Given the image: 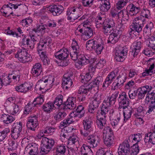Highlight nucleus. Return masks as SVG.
I'll list each match as a JSON object with an SVG mask.
<instances>
[{"instance_id": "1", "label": "nucleus", "mask_w": 155, "mask_h": 155, "mask_svg": "<svg viewBox=\"0 0 155 155\" xmlns=\"http://www.w3.org/2000/svg\"><path fill=\"white\" fill-rule=\"evenodd\" d=\"M79 31L83 34L84 40H86L93 35V31L91 27L90 23L86 21L80 25L75 30L76 33Z\"/></svg>"}, {"instance_id": "2", "label": "nucleus", "mask_w": 155, "mask_h": 155, "mask_svg": "<svg viewBox=\"0 0 155 155\" xmlns=\"http://www.w3.org/2000/svg\"><path fill=\"white\" fill-rule=\"evenodd\" d=\"M144 26V21L140 17H137L134 18L133 23L130 26V29L128 31L129 34L132 35L135 32H140Z\"/></svg>"}, {"instance_id": "3", "label": "nucleus", "mask_w": 155, "mask_h": 155, "mask_svg": "<svg viewBox=\"0 0 155 155\" xmlns=\"http://www.w3.org/2000/svg\"><path fill=\"white\" fill-rule=\"evenodd\" d=\"M41 143V149L40 153L42 155H44L48 153L49 152L54 145L55 142L52 138L49 139L44 137L42 138Z\"/></svg>"}, {"instance_id": "4", "label": "nucleus", "mask_w": 155, "mask_h": 155, "mask_svg": "<svg viewBox=\"0 0 155 155\" xmlns=\"http://www.w3.org/2000/svg\"><path fill=\"white\" fill-rule=\"evenodd\" d=\"M91 132L86 130L80 131L81 134L84 137H86V140L92 147H96L100 144V139L97 136L88 135Z\"/></svg>"}, {"instance_id": "5", "label": "nucleus", "mask_w": 155, "mask_h": 155, "mask_svg": "<svg viewBox=\"0 0 155 155\" xmlns=\"http://www.w3.org/2000/svg\"><path fill=\"white\" fill-rule=\"evenodd\" d=\"M54 79L53 77H50L47 79L40 80L38 81L36 85V87L39 88L40 90L45 91L49 90L53 86Z\"/></svg>"}, {"instance_id": "6", "label": "nucleus", "mask_w": 155, "mask_h": 155, "mask_svg": "<svg viewBox=\"0 0 155 155\" xmlns=\"http://www.w3.org/2000/svg\"><path fill=\"white\" fill-rule=\"evenodd\" d=\"M24 5L21 3L13 4L11 3L4 5L0 9V12L5 14L6 16H9L13 13V9H19L23 7Z\"/></svg>"}, {"instance_id": "7", "label": "nucleus", "mask_w": 155, "mask_h": 155, "mask_svg": "<svg viewBox=\"0 0 155 155\" xmlns=\"http://www.w3.org/2000/svg\"><path fill=\"white\" fill-rule=\"evenodd\" d=\"M127 49L125 46H119L116 48L115 59L117 61L123 62L127 54Z\"/></svg>"}, {"instance_id": "8", "label": "nucleus", "mask_w": 155, "mask_h": 155, "mask_svg": "<svg viewBox=\"0 0 155 155\" xmlns=\"http://www.w3.org/2000/svg\"><path fill=\"white\" fill-rule=\"evenodd\" d=\"M92 89V86L90 84H85L81 86L78 90V95L79 100L80 101H83L86 99L87 94Z\"/></svg>"}, {"instance_id": "9", "label": "nucleus", "mask_w": 155, "mask_h": 155, "mask_svg": "<svg viewBox=\"0 0 155 155\" xmlns=\"http://www.w3.org/2000/svg\"><path fill=\"white\" fill-rule=\"evenodd\" d=\"M15 57L18 59L19 61L22 63H25L31 61V57L25 49L19 50L15 55Z\"/></svg>"}, {"instance_id": "10", "label": "nucleus", "mask_w": 155, "mask_h": 155, "mask_svg": "<svg viewBox=\"0 0 155 155\" xmlns=\"http://www.w3.org/2000/svg\"><path fill=\"white\" fill-rule=\"evenodd\" d=\"M73 73L71 71H69L65 74L62 79V84L66 89L70 88L72 87Z\"/></svg>"}, {"instance_id": "11", "label": "nucleus", "mask_w": 155, "mask_h": 155, "mask_svg": "<svg viewBox=\"0 0 155 155\" xmlns=\"http://www.w3.org/2000/svg\"><path fill=\"white\" fill-rule=\"evenodd\" d=\"M81 9L77 7L69 8L67 12L68 20L73 21L78 18L80 16L79 13Z\"/></svg>"}, {"instance_id": "12", "label": "nucleus", "mask_w": 155, "mask_h": 155, "mask_svg": "<svg viewBox=\"0 0 155 155\" xmlns=\"http://www.w3.org/2000/svg\"><path fill=\"white\" fill-rule=\"evenodd\" d=\"M127 78L126 74L124 72H120L113 83L115 88H120L124 85Z\"/></svg>"}, {"instance_id": "13", "label": "nucleus", "mask_w": 155, "mask_h": 155, "mask_svg": "<svg viewBox=\"0 0 155 155\" xmlns=\"http://www.w3.org/2000/svg\"><path fill=\"white\" fill-rule=\"evenodd\" d=\"M71 47L73 51L70 52V56L73 60H77L78 57V55L81 54V50L78 43L74 39L72 40Z\"/></svg>"}, {"instance_id": "14", "label": "nucleus", "mask_w": 155, "mask_h": 155, "mask_svg": "<svg viewBox=\"0 0 155 155\" xmlns=\"http://www.w3.org/2000/svg\"><path fill=\"white\" fill-rule=\"evenodd\" d=\"M38 153V145L35 143L29 144L24 151V154L27 155H37Z\"/></svg>"}, {"instance_id": "15", "label": "nucleus", "mask_w": 155, "mask_h": 155, "mask_svg": "<svg viewBox=\"0 0 155 155\" xmlns=\"http://www.w3.org/2000/svg\"><path fill=\"white\" fill-rule=\"evenodd\" d=\"M118 100L119 108L126 107L129 104V100L125 92H123L119 94Z\"/></svg>"}, {"instance_id": "16", "label": "nucleus", "mask_w": 155, "mask_h": 155, "mask_svg": "<svg viewBox=\"0 0 155 155\" xmlns=\"http://www.w3.org/2000/svg\"><path fill=\"white\" fill-rule=\"evenodd\" d=\"M152 87L150 85H145L142 86L138 88L137 90L138 92V96L140 99L143 98L146 94H150L149 92L151 91Z\"/></svg>"}, {"instance_id": "17", "label": "nucleus", "mask_w": 155, "mask_h": 155, "mask_svg": "<svg viewBox=\"0 0 155 155\" xmlns=\"http://www.w3.org/2000/svg\"><path fill=\"white\" fill-rule=\"evenodd\" d=\"M38 124L37 117L35 116L29 117L28 119L27 127L31 130L34 131Z\"/></svg>"}, {"instance_id": "18", "label": "nucleus", "mask_w": 155, "mask_h": 155, "mask_svg": "<svg viewBox=\"0 0 155 155\" xmlns=\"http://www.w3.org/2000/svg\"><path fill=\"white\" fill-rule=\"evenodd\" d=\"M146 99H148V101H149V100H151L150 103L148 107L149 109L146 112V114H150L154 112L155 110V95L153 96L152 94H147Z\"/></svg>"}, {"instance_id": "19", "label": "nucleus", "mask_w": 155, "mask_h": 155, "mask_svg": "<svg viewBox=\"0 0 155 155\" xmlns=\"http://www.w3.org/2000/svg\"><path fill=\"white\" fill-rule=\"evenodd\" d=\"M76 99L74 97H69L67 101L65 102L64 105L63 104L62 106L64 107V109H74L76 106Z\"/></svg>"}, {"instance_id": "20", "label": "nucleus", "mask_w": 155, "mask_h": 155, "mask_svg": "<svg viewBox=\"0 0 155 155\" xmlns=\"http://www.w3.org/2000/svg\"><path fill=\"white\" fill-rule=\"evenodd\" d=\"M69 53V52L67 49H62L55 52L54 55L58 59L63 60L67 58Z\"/></svg>"}, {"instance_id": "21", "label": "nucleus", "mask_w": 155, "mask_h": 155, "mask_svg": "<svg viewBox=\"0 0 155 155\" xmlns=\"http://www.w3.org/2000/svg\"><path fill=\"white\" fill-rule=\"evenodd\" d=\"M133 49L130 52V55L134 58L138 55L142 46V43L140 41L137 40L133 44Z\"/></svg>"}, {"instance_id": "22", "label": "nucleus", "mask_w": 155, "mask_h": 155, "mask_svg": "<svg viewBox=\"0 0 155 155\" xmlns=\"http://www.w3.org/2000/svg\"><path fill=\"white\" fill-rule=\"evenodd\" d=\"M129 142L130 141H129L128 138V139L125 140L120 145L118 150V155L121 154V153L130 150Z\"/></svg>"}, {"instance_id": "23", "label": "nucleus", "mask_w": 155, "mask_h": 155, "mask_svg": "<svg viewBox=\"0 0 155 155\" xmlns=\"http://www.w3.org/2000/svg\"><path fill=\"white\" fill-rule=\"evenodd\" d=\"M63 7L55 5H51L47 8V10L49 11L54 16L59 15L62 12Z\"/></svg>"}, {"instance_id": "24", "label": "nucleus", "mask_w": 155, "mask_h": 155, "mask_svg": "<svg viewBox=\"0 0 155 155\" xmlns=\"http://www.w3.org/2000/svg\"><path fill=\"white\" fill-rule=\"evenodd\" d=\"M51 38L49 37H46L44 38H41L40 40L39 43L38 44V50H44L47 46H48L51 43Z\"/></svg>"}, {"instance_id": "25", "label": "nucleus", "mask_w": 155, "mask_h": 155, "mask_svg": "<svg viewBox=\"0 0 155 155\" xmlns=\"http://www.w3.org/2000/svg\"><path fill=\"white\" fill-rule=\"evenodd\" d=\"M102 115L103 117H102L100 115L98 116L97 117V119L96 121L97 126L99 129H101L107 126L106 123V115Z\"/></svg>"}, {"instance_id": "26", "label": "nucleus", "mask_w": 155, "mask_h": 155, "mask_svg": "<svg viewBox=\"0 0 155 155\" xmlns=\"http://www.w3.org/2000/svg\"><path fill=\"white\" fill-rule=\"evenodd\" d=\"M119 32L118 30H115L114 31H113L112 33H110L108 42L114 44L117 42L120 38Z\"/></svg>"}, {"instance_id": "27", "label": "nucleus", "mask_w": 155, "mask_h": 155, "mask_svg": "<svg viewBox=\"0 0 155 155\" xmlns=\"http://www.w3.org/2000/svg\"><path fill=\"white\" fill-rule=\"evenodd\" d=\"M116 75L114 72L112 71L110 73L104 82L102 87L105 88L108 87L112 83Z\"/></svg>"}, {"instance_id": "28", "label": "nucleus", "mask_w": 155, "mask_h": 155, "mask_svg": "<svg viewBox=\"0 0 155 155\" xmlns=\"http://www.w3.org/2000/svg\"><path fill=\"white\" fill-rule=\"evenodd\" d=\"M76 112H73L70 114V116L72 117H78L81 118L84 115L85 111L84 107L82 105L78 106L76 109Z\"/></svg>"}, {"instance_id": "29", "label": "nucleus", "mask_w": 155, "mask_h": 155, "mask_svg": "<svg viewBox=\"0 0 155 155\" xmlns=\"http://www.w3.org/2000/svg\"><path fill=\"white\" fill-rule=\"evenodd\" d=\"M102 104L101 108V115H105L108 113V111L110 110V105H111V104L109 101L107 99L104 100Z\"/></svg>"}, {"instance_id": "30", "label": "nucleus", "mask_w": 155, "mask_h": 155, "mask_svg": "<svg viewBox=\"0 0 155 155\" xmlns=\"http://www.w3.org/2000/svg\"><path fill=\"white\" fill-rule=\"evenodd\" d=\"M102 104L101 108V115H105L108 113V111L110 110V105H111V104L109 101L107 99L104 100Z\"/></svg>"}, {"instance_id": "31", "label": "nucleus", "mask_w": 155, "mask_h": 155, "mask_svg": "<svg viewBox=\"0 0 155 155\" xmlns=\"http://www.w3.org/2000/svg\"><path fill=\"white\" fill-rule=\"evenodd\" d=\"M92 120L90 118L87 117L84 118L83 120L84 129L89 132L92 131Z\"/></svg>"}, {"instance_id": "32", "label": "nucleus", "mask_w": 155, "mask_h": 155, "mask_svg": "<svg viewBox=\"0 0 155 155\" xmlns=\"http://www.w3.org/2000/svg\"><path fill=\"white\" fill-rule=\"evenodd\" d=\"M42 71L41 65L39 63L35 64L32 69L31 73L35 77L40 75Z\"/></svg>"}, {"instance_id": "33", "label": "nucleus", "mask_w": 155, "mask_h": 155, "mask_svg": "<svg viewBox=\"0 0 155 155\" xmlns=\"http://www.w3.org/2000/svg\"><path fill=\"white\" fill-rule=\"evenodd\" d=\"M149 61L151 62L152 64L150 65L148 69L145 70V71L142 73L143 76H145L148 75H151L153 73V70L155 65V58H150L148 60Z\"/></svg>"}, {"instance_id": "34", "label": "nucleus", "mask_w": 155, "mask_h": 155, "mask_svg": "<svg viewBox=\"0 0 155 155\" xmlns=\"http://www.w3.org/2000/svg\"><path fill=\"white\" fill-rule=\"evenodd\" d=\"M66 115L65 112L58 110L54 113L53 117L54 119L58 122L64 119Z\"/></svg>"}, {"instance_id": "35", "label": "nucleus", "mask_w": 155, "mask_h": 155, "mask_svg": "<svg viewBox=\"0 0 155 155\" xmlns=\"http://www.w3.org/2000/svg\"><path fill=\"white\" fill-rule=\"evenodd\" d=\"M1 119L4 123L8 124L13 122L15 120V117L8 114L2 115Z\"/></svg>"}, {"instance_id": "36", "label": "nucleus", "mask_w": 155, "mask_h": 155, "mask_svg": "<svg viewBox=\"0 0 155 155\" xmlns=\"http://www.w3.org/2000/svg\"><path fill=\"white\" fill-rule=\"evenodd\" d=\"M90 57L87 55H82L81 57L79 58L77 63L81 66L86 65L90 63Z\"/></svg>"}, {"instance_id": "37", "label": "nucleus", "mask_w": 155, "mask_h": 155, "mask_svg": "<svg viewBox=\"0 0 155 155\" xmlns=\"http://www.w3.org/2000/svg\"><path fill=\"white\" fill-rule=\"evenodd\" d=\"M124 116V122L126 123L130 117L132 113V109L127 107L123 108Z\"/></svg>"}, {"instance_id": "38", "label": "nucleus", "mask_w": 155, "mask_h": 155, "mask_svg": "<svg viewBox=\"0 0 155 155\" xmlns=\"http://www.w3.org/2000/svg\"><path fill=\"white\" fill-rule=\"evenodd\" d=\"M129 9V14L130 15H134L137 14L140 11V8L137 7L133 4L129 5L127 7Z\"/></svg>"}, {"instance_id": "39", "label": "nucleus", "mask_w": 155, "mask_h": 155, "mask_svg": "<svg viewBox=\"0 0 155 155\" xmlns=\"http://www.w3.org/2000/svg\"><path fill=\"white\" fill-rule=\"evenodd\" d=\"M145 141L150 143L153 144H155V130L153 132H150L145 134Z\"/></svg>"}, {"instance_id": "40", "label": "nucleus", "mask_w": 155, "mask_h": 155, "mask_svg": "<svg viewBox=\"0 0 155 155\" xmlns=\"http://www.w3.org/2000/svg\"><path fill=\"white\" fill-rule=\"evenodd\" d=\"M121 117V115L119 113L117 114L116 117L111 120V124L113 128H117L119 126Z\"/></svg>"}, {"instance_id": "41", "label": "nucleus", "mask_w": 155, "mask_h": 155, "mask_svg": "<svg viewBox=\"0 0 155 155\" xmlns=\"http://www.w3.org/2000/svg\"><path fill=\"white\" fill-rule=\"evenodd\" d=\"M103 137H114L113 132L112 129L108 126L103 129Z\"/></svg>"}, {"instance_id": "42", "label": "nucleus", "mask_w": 155, "mask_h": 155, "mask_svg": "<svg viewBox=\"0 0 155 155\" xmlns=\"http://www.w3.org/2000/svg\"><path fill=\"white\" fill-rule=\"evenodd\" d=\"M60 139L63 142H65L69 138L67 130L65 129H62L60 132Z\"/></svg>"}, {"instance_id": "43", "label": "nucleus", "mask_w": 155, "mask_h": 155, "mask_svg": "<svg viewBox=\"0 0 155 155\" xmlns=\"http://www.w3.org/2000/svg\"><path fill=\"white\" fill-rule=\"evenodd\" d=\"M104 98V95L101 93H96L94 94L92 102H94L96 105H99L101 101Z\"/></svg>"}, {"instance_id": "44", "label": "nucleus", "mask_w": 155, "mask_h": 155, "mask_svg": "<svg viewBox=\"0 0 155 155\" xmlns=\"http://www.w3.org/2000/svg\"><path fill=\"white\" fill-rule=\"evenodd\" d=\"M90 146H91L90 145ZM92 147L91 146H87L85 144H83L81 147L80 153L82 155H88V153L91 150L90 148Z\"/></svg>"}, {"instance_id": "45", "label": "nucleus", "mask_w": 155, "mask_h": 155, "mask_svg": "<svg viewBox=\"0 0 155 155\" xmlns=\"http://www.w3.org/2000/svg\"><path fill=\"white\" fill-rule=\"evenodd\" d=\"M110 7V4L108 1L104 0V2L100 7V10L105 12H107Z\"/></svg>"}, {"instance_id": "46", "label": "nucleus", "mask_w": 155, "mask_h": 155, "mask_svg": "<svg viewBox=\"0 0 155 155\" xmlns=\"http://www.w3.org/2000/svg\"><path fill=\"white\" fill-rule=\"evenodd\" d=\"M63 97L62 96H59L56 98L53 104L54 107L58 108L62 105L63 101Z\"/></svg>"}, {"instance_id": "47", "label": "nucleus", "mask_w": 155, "mask_h": 155, "mask_svg": "<svg viewBox=\"0 0 155 155\" xmlns=\"http://www.w3.org/2000/svg\"><path fill=\"white\" fill-rule=\"evenodd\" d=\"M104 15L103 14H101L97 17L96 20H97L96 23V26L97 28H100L104 23Z\"/></svg>"}, {"instance_id": "48", "label": "nucleus", "mask_w": 155, "mask_h": 155, "mask_svg": "<svg viewBox=\"0 0 155 155\" xmlns=\"http://www.w3.org/2000/svg\"><path fill=\"white\" fill-rule=\"evenodd\" d=\"M22 123L20 122L18 123H14L12 126L11 130L21 132L22 130Z\"/></svg>"}, {"instance_id": "49", "label": "nucleus", "mask_w": 155, "mask_h": 155, "mask_svg": "<svg viewBox=\"0 0 155 155\" xmlns=\"http://www.w3.org/2000/svg\"><path fill=\"white\" fill-rule=\"evenodd\" d=\"M135 146V149H133L131 150L127 151L124 153H121V155L119 154V155H137L139 151V149L138 147L137 148Z\"/></svg>"}, {"instance_id": "50", "label": "nucleus", "mask_w": 155, "mask_h": 155, "mask_svg": "<svg viewBox=\"0 0 155 155\" xmlns=\"http://www.w3.org/2000/svg\"><path fill=\"white\" fill-rule=\"evenodd\" d=\"M54 107L53 104L52 102H49L43 105V109L45 112L49 113Z\"/></svg>"}, {"instance_id": "51", "label": "nucleus", "mask_w": 155, "mask_h": 155, "mask_svg": "<svg viewBox=\"0 0 155 155\" xmlns=\"http://www.w3.org/2000/svg\"><path fill=\"white\" fill-rule=\"evenodd\" d=\"M11 79L12 78V81L15 83H17L20 80L21 74L19 71L15 72L13 74H9Z\"/></svg>"}, {"instance_id": "52", "label": "nucleus", "mask_w": 155, "mask_h": 155, "mask_svg": "<svg viewBox=\"0 0 155 155\" xmlns=\"http://www.w3.org/2000/svg\"><path fill=\"white\" fill-rule=\"evenodd\" d=\"M114 137H105L104 139V144L108 147H110L112 146L114 142Z\"/></svg>"}, {"instance_id": "53", "label": "nucleus", "mask_w": 155, "mask_h": 155, "mask_svg": "<svg viewBox=\"0 0 155 155\" xmlns=\"http://www.w3.org/2000/svg\"><path fill=\"white\" fill-rule=\"evenodd\" d=\"M94 50L97 54H101V52L104 48V47L102 43H98L97 42Z\"/></svg>"}, {"instance_id": "54", "label": "nucleus", "mask_w": 155, "mask_h": 155, "mask_svg": "<svg viewBox=\"0 0 155 155\" xmlns=\"http://www.w3.org/2000/svg\"><path fill=\"white\" fill-rule=\"evenodd\" d=\"M129 12L126 10H123L120 11L118 13V16L119 18H123L124 19L128 20L129 18Z\"/></svg>"}, {"instance_id": "55", "label": "nucleus", "mask_w": 155, "mask_h": 155, "mask_svg": "<svg viewBox=\"0 0 155 155\" xmlns=\"http://www.w3.org/2000/svg\"><path fill=\"white\" fill-rule=\"evenodd\" d=\"M37 31L40 32L41 34H44L48 30L47 26L46 25H44L42 23L38 25L37 27Z\"/></svg>"}, {"instance_id": "56", "label": "nucleus", "mask_w": 155, "mask_h": 155, "mask_svg": "<svg viewBox=\"0 0 155 155\" xmlns=\"http://www.w3.org/2000/svg\"><path fill=\"white\" fill-rule=\"evenodd\" d=\"M68 140V144L70 145L76 144L79 143V138L75 135L69 137Z\"/></svg>"}, {"instance_id": "57", "label": "nucleus", "mask_w": 155, "mask_h": 155, "mask_svg": "<svg viewBox=\"0 0 155 155\" xmlns=\"http://www.w3.org/2000/svg\"><path fill=\"white\" fill-rule=\"evenodd\" d=\"M10 131L9 128H6L0 132V142L3 141L5 139Z\"/></svg>"}, {"instance_id": "58", "label": "nucleus", "mask_w": 155, "mask_h": 155, "mask_svg": "<svg viewBox=\"0 0 155 155\" xmlns=\"http://www.w3.org/2000/svg\"><path fill=\"white\" fill-rule=\"evenodd\" d=\"M38 40L37 37H31V40L29 39L28 46L31 49L34 48L35 45L38 42Z\"/></svg>"}, {"instance_id": "59", "label": "nucleus", "mask_w": 155, "mask_h": 155, "mask_svg": "<svg viewBox=\"0 0 155 155\" xmlns=\"http://www.w3.org/2000/svg\"><path fill=\"white\" fill-rule=\"evenodd\" d=\"M97 41H94L93 40H88L86 43V48L88 50H91L94 49Z\"/></svg>"}, {"instance_id": "60", "label": "nucleus", "mask_w": 155, "mask_h": 155, "mask_svg": "<svg viewBox=\"0 0 155 155\" xmlns=\"http://www.w3.org/2000/svg\"><path fill=\"white\" fill-rule=\"evenodd\" d=\"M118 94L119 92L116 91L110 97H108L107 99V100H108L110 104H111V105L115 104L116 101V98L118 96Z\"/></svg>"}, {"instance_id": "61", "label": "nucleus", "mask_w": 155, "mask_h": 155, "mask_svg": "<svg viewBox=\"0 0 155 155\" xmlns=\"http://www.w3.org/2000/svg\"><path fill=\"white\" fill-rule=\"evenodd\" d=\"M44 101L43 96L40 95L36 98L32 104V106H35L36 105H41Z\"/></svg>"}, {"instance_id": "62", "label": "nucleus", "mask_w": 155, "mask_h": 155, "mask_svg": "<svg viewBox=\"0 0 155 155\" xmlns=\"http://www.w3.org/2000/svg\"><path fill=\"white\" fill-rule=\"evenodd\" d=\"M1 78V80L2 81V83L3 85L7 86L11 82V79L10 75H5L2 76Z\"/></svg>"}, {"instance_id": "63", "label": "nucleus", "mask_w": 155, "mask_h": 155, "mask_svg": "<svg viewBox=\"0 0 155 155\" xmlns=\"http://www.w3.org/2000/svg\"><path fill=\"white\" fill-rule=\"evenodd\" d=\"M55 130L54 128L49 127H47L44 130H42V133L51 135L55 131Z\"/></svg>"}, {"instance_id": "64", "label": "nucleus", "mask_w": 155, "mask_h": 155, "mask_svg": "<svg viewBox=\"0 0 155 155\" xmlns=\"http://www.w3.org/2000/svg\"><path fill=\"white\" fill-rule=\"evenodd\" d=\"M147 45L150 49L155 51V36L152 37L149 40Z\"/></svg>"}]
</instances>
